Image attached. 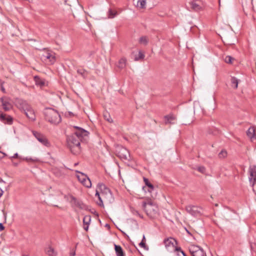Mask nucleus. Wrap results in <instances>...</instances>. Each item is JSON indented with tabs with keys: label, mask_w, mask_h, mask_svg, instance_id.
Segmentation results:
<instances>
[{
	"label": "nucleus",
	"mask_w": 256,
	"mask_h": 256,
	"mask_svg": "<svg viewBox=\"0 0 256 256\" xmlns=\"http://www.w3.org/2000/svg\"><path fill=\"white\" fill-rule=\"evenodd\" d=\"M80 139L73 134L67 136L66 142L68 147L74 154H77L80 152Z\"/></svg>",
	"instance_id": "obj_1"
},
{
	"label": "nucleus",
	"mask_w": 256,
	"mask_h": 256,
	"mask_svg": "<svg viewBox=\"0 0 256 256\" xmlns=\"http://www.w3.org/2000/svg\"><path fill=\"white\" fill-rule=\"evenodd\" d=\"M108 18H113L118 14V13L117 12L113 11L111 8H110L108 12Z\"/></svg>",
	"instance_id": "obj_28"
},
{
	"label": "nucleus",
	"mask_w": 256,
	"mask_h": 256,
	"mask_svg": "<svg viewBox=\"0 0 256 256\" xmlns=\"http://www.w3.org/2000/svg\"><path fill=\"white\" fill-rule=\"evenodd\" d=\"M26 160H28V158H26ZM29 160H33L32 158H30Z\"/></svg>",
	"instance_id": "obj_56"
},
{
	"label": "nucleus",
	"mask_w": 256,
	"mask_h": 256,
	"mask_svg": "<svg viewBox=\"0 0 256 256\" xmlns=\"http://www.w3.org/2000/svg\"><path fill=\"white\" fill-rule=\"evenodd\" d=\"M126 60L124 58H121L118 62L117 65L118 67L120 69L124 68L126 66Z\"/></svg>",
	"instance_id": "obj_23"
},
{
	"label": "nucleus",
	"mask_w": 256,
	"mask_h": 256,
	"mask_svg": "<svg viewBox=\"0 0 256 256\" xmlns=\"http://www.w3.org/2000/svg\"><path fill=\"white\" fill-rule=\"evenodd\" d=\"M246 134L250 138H254L255 136L254 129V128H250L246 132Z\"/></svg>",
	"instance_id": "obj_27"
},
{
	"label": "nucleus",
	"mask_w": 256,
	"mask_h": 256,
	"mask_svg": "<svg viewBox=\"0 0 256 256\" xmlns=\"http://www.w3.org/2000/svg\"><path fill=\"white\" fill-rule=\"evenodd\" d=\"M227 156V152L226 150H222L218 154V157L220 158H224Z\"/></svg>",
	"instance_id": "obj_36"
},
{
	"label": "nucleus",
	"mask_w": 256,
	"mask_h": 256,
	"mask_svg": "<svg viewBox=\"0 0 256 256\" xmlns=\"http://www.w3.org/2000/svg\"><path fill=\"white\" fill-rule=\"evenodd\" d=\"M72 200L74 201L75 205L82 210H87L88 206L84 204L81 200H78L74 196L72 197Z\"/></svg>",
	"instance_id": "obj_16"
},
{
	"label": "nucleus",
	"mask_w": 256,
	"mask_h": 256,
	"mask_svg": "<svg viewBox=\"0 0 256 256\" xmlns=\"http://www.w3.org/2000/svg\"><path fill=\"white\" fill-rule=\"evenodd\" d=\"M51 109H52V108H45V110H51Z\"/></svg>",
	"instance_id": "obj_55"
},
{
	"label": "nucleus",
	"mask_w": 256,
	"mask_h": 256,
	"mask_svg": "<svg viewBox=\"0 0 256 256\" xmlns=\"http://www.w3.org/2000/svg\"><path fill=\"white\" fill-rule=\"evenodd\" d=\"M196 106V104H194V108H195Z\"/></svg>",
	"instance_id": "obj_58"
},
{
	"label": "nucleus",
	"mask_w": 256,
	"mask_h": 256,
	"mask_svg": "<svg viewBox=\"0 0 256 256\" xmlns=\"http://www.w3.org/2000/svg\"><path fill=\"white\" fill-rule=\"evenodd\" d=\"M76 130L74 132L73 134L76 135V136L78 138L80 139V140H82V139L86 136H88L90 134L89 132L86 130L78 126H74L73 127Z\"/></svg>",
	"instance_id": "obj_7"
},
{
	"label": "nucleus",
	"mask_w": 256,
	"mask_h": 256,
	"mask_svg": "<svg viewBox=\"0 0 256 256\" xmlns=\"http://www.w3.org/2000/svg\"><path fill=\"white\" fill-rule=\"evenodd\" d=\"M0 88H1L2 91L3 92L5 93L6 92L5 88H4V86L2 84L1 85Z\"/></svg>",
	"instance_id": "obj_46"
},
{
	"label": "nucleus",
	"mask_w": 256,
	"mask_h": 256,
	"mask_svg": "<svg viewBox=\"0 0 256 256\" xmlns=\"http://www.w3.org/2000/svg\"><path fill=\"white\" fill-rule=\"evenodd\" d=\"M138 4H140V6L142 8H145L146 4V0H139L138 2Z\"/></svg>",
	"instance_id": "obj_38"
},
{
	"label": "nucleus",
	"mask_w": 256,
	"mask_h": 256,
	"mask_svg": "<svg viewBox=\"0 0 256 256\" xmlns=\"http://www.w3.org/2000/svg\"><path fill=\"white\" fill-rule=\"evenodd\" d=\"M144 181L145 184L148 188V191L150 192H152L154 190V186L149 182L148 180L146 178H144Z\"/></svg>",
	"instance_id": "obj_26"
},
{
	"label": "nucleus",
	"mask_w": 256,
	"mask_h": 256,
	"mask_svg": "<svg viewBox=\"0 0 256 256\" xmlns=\"http://www.w3.org/2000/svg\"><path fill=\"white\" fill-rule=\"evenodd\" d=\"M44 117L46 120L54 124H57L62 120L60 113H45Z\"/></svg>",
	"instance_id": "obj_4"
},
{
	"label": "nucleus",
	"mask_w": 256,
	"mask_h": 256,
	"mask_svg": "<svg viewBox=\"0 0 256 256\" xmlns=\"http://www.w3.org/2000/svg\"><path fill=\"white\" fill-rule=\"evenodd\" d=\"M78 74L82 76L83 78H86L87 76V72L84 69L78 68L76 70Z\"/></svg>",
	"instance_id": "obj_29"
},
{
	"label": "nucleus",
	"mask_w": 256,
	"mask_h": 256,
	"mask_svg": "<svg viewBox=\"0 0 256 256\" xmlns=\"http://www.w3.org/2000/svg\"><path fill=\"white\" fill-rule=\"evenodd\" d=\"M176 117L172 113L164 116V122L166 124H173L175 123Z\"/></svg>",
	"instance_id": "obj_15"
},
{
	"label": "nucleus",
	"mask_w": 256,
	"mask_h": 256,
	"mask_svg": "<svg viewBox=\"0 0 256 256\" xmlns=\"http://www.w3.org/2000/svg\"><path fill=\"white\" fill-rule=\"evenodd\" d=\"M118 156L122 160L130 161V160L129 151L124 147L121 146L118 152Z\"/></svg>",
	"instance_id": "obj_10"
},
{
	"label": "nucleus",
	"mask_w": 256,
	"mask_h": 256,
	"mask_svg": "<svg viewBox=\"0 0 256 256\" xmlns=\"http://www.w3.org/2000/svg\"><path fill=\"white\" fill-rule=\"evenodd\" d=\"M139 246L140 247L143 248L144 250H148V247L146 246L144 242H141L139 244Z\"/></svg>",
	"instance_id": "obj_42"
},
{
	"label": "nucleus",
	"mask_w": 256,
	"mask_h": 256,
	"mask_svg": "<svg viewBox=\"0 0 256 256\" xmlns=\"http://www.w3.org/2000/svg\"><path fill=\"white\" fill-rule=\"evenodd\" d=\"M219 2H220V0H219Z\"/></svg>",
	"instance_id": "obj_60"
},
{
	"label": "nucleus",
	"mask_w": 256,
	"mask_h": 256,
	"mask_svg": "<svg viewBox=\"0 0 256 256\" xmlns=\"http://www.w3.org/2000/svg\"><path fill=\"white\" fill-rule=\"evenodd\" d=\"M95 196H98V198L100 196V192H99L98 191V190H96V192Z\"/></svg>",
	"instance_id": "obj_45"
},
{
	"label": "nucleus",
	"mask_w": 256,
	"mask_h": 256,
	"mask_svg": "<svg viewBox=\"0 0 256 256\" xmlns=\"http://www.w3.org/2000/svg\"><path fill=\"white\" fill-rule=\"evenodd\" d=\"M36 84L40 86H42L44 85V80L42 79L38 76H35L34 77Z\"/></svg>",
	"instance_id": "obj_24"
},
{
	"label": "nucleus",
	"mask_w": 256,
	"mask_h": 256,
	"mask_svg": "<svg viewBox=\"0 0 256 256\" xmlns=\"http://www.w3.org/2000/svg\"><path fill=\"white\" fill-rule=\"evenodd\" d=\"M22 256H28V255H22Z\"/></svg>",
	"instance_id": "obj_59"
},
{
	"label": "nucleus",
	"mask_w": 256,
	"mask_h": 256,
	"mask_svg": "<svg viewBox=\"0 0 256 256\" xmlns=\"http://www.w3.org/2000/svg\"><path fill=\"white\" fill-rule=\"evenodd\" d=\"M104 119L110 122H112L113 120L110 116V113H104Z\"/></svg>",
	"instance_id": "obj_31"
},
{
	"label": "nucleus",
	"mask_w": 256,
	"mask_h": 256,
	"mask_svg": "<svg viewBox=\"0 0 256 256\" xmlns=\"http://www.w3.org/2000/svg\"><path fill=\"white\" fill-rule=\"evenodd\" d=\"M137 213H138V214L139 216H140V218H143L142 216H141V215H140L138 212H137Z\"/></svg>",
	"instance_id": "obj_53"
},
{
	"label": "nucleus",
	"mask_w": 256,
	"mask_h": 256,
	"mask_svg": "<svg viewBox=\"0 0 256 256\" xmlns=\"http://www.w3.org/2000/svg\"><path fill=\"white\" fill-rule=\"evenodd\" d=\"M84 186H85L86 188H90L92 186V182L90 180V179L86 178V180H85L82 184Z\"/></svg>",
	"instance_id": "obj_35"
},
{
	"label": "nucleus",
	"mask_w": 256,
	"mask_h": 256,
	"mask_svg": "<svg viewBox=\"0 0 256 256\" xmlns=\"http://www.w3.org/2000/svg\"><path fill=\"white\" fill-rule=\"evenodd\" d=\"M0 182H3V183H6V182L4 181L2 178H0Z\"/></svg>",
	"instance_id": "obj_50"
},
{
	"label": "nucleus",
	"mask_w": 256,
	"mask_h": 256,
	"mask_svg": "<svg viewBox=\"0 0 256 256\" xmlns=\"http://www.w3.org/2000/svg\"><path fill=\"white\" fill-rule=\"evenodd\" d=\"M54 174L58 178H62L66 175V174L64 172V168H54Z\"/></svg>",
	"instance_id": "obj_18"
},
{
	"label": "nucleus",
	"mask_w": 256,
	"mask_h": 256,
	"mask_svg": "<svg viewBox=\"0 0 256 256\" xmlns=\"http://www.w3.org/2000/svg\"><path fill=\"white\" fill-rule=\"evenodd\" d=\"M0 152L2 154L4 155L3 157L6 156V154H5L4 152H3L1 151H0Z\"/></svg>",
	"instance_id": "obj_51"
},
{
	"label": "nucleus",
	"mask_w": 256,
	"mask_h": 256,
	"mask_svg": "<svg viewBox=\"0 0 256 256\" xmlns=\"http://www.w3.org/2000/svg\"><path fill=\"white\" fill-rule=\"evenodd\" d=\"M144 57V54L141 52L139 51L138 56H136L134 58V60L137 61L141 59H143Z\"/></svg>",
	"instance_id": "obj_37"
},
{
	"label": "nucleus",
	"mask_w": 256,
	"mask_h": 256,
	"mask_svg": "<svg viewBox=\"0 0 256 256\" xmlns=\"http://www.w3.org/2000/svg\"><path fill=\"white\" fill-rule=\"evenodd\" d=\"M68 114H69L70 116H74V113H73V112H72V113H68Z\"/></svg>",
	"instance_id": "obj_54"
},
{
	"label": "nucleus",
	"mask_w": 256,
	"mask_h": 256,
	"mask_svg": "<svg viewBox=\"0 0 256 256\" xmlns=\"http://www.w3.org/2000/svg\"><path fill=\"white\" fill-rule=\"evenodd\" d=\"M32 133L36 140L42 145L47 147L50 146V142L44 134L35 130H32Z\"/></svg>",
	"instance_id": "obj_6"
},
{
	"label": "nucleus",
	"mask_w": 256,
	"mask_h": 256,
	"mask_svg": "<svg viewBox=\"0 0 256 256\" xmlns=\"http://www.w3.org/2000/svg\"><path fill=\"white\" fill-rule=\"evenodd\" d=\"M15 104L16 107L20 110L24 112H30L31 110V106L28 102L22 99L18 98L15 101Z\"/></svg>",
	"instance_id": "obj_5"
},
{
	"label": "nucleus",
	"mask_w": 256,
	"mask_h": 256,
	"mask_svg": "<svg viewBox=\"0 0 256 256\" xmlns=\"http://www.w3.org/2000/svg\"><path fill=\"white\" fill-rule=\"evenodd\" d=\"M197 170L198 172L202 174L206 172V168L204 166H200L198 167Z\"/></svg>",
	"instance_id": "obj_41"
},
{
	"label": "nucleus",
	"mask_w": 256,
	"mask_h": 256,
	"mask_svg": "<svg viewBox=\"0 0 256 256\" xmlns=\"http://www.w3.org/2000/svg\"><path fill=\"white\" fill-rule=\"evenodd\" d=\"M142 206L146 213V214L150 218H154L158 214V207L152 204V202H144Z\"/></svg>",
	"instance_id": "obj_3"
},
{
	"label": "nucleus",
	"mask_w": 256,
	"mask_h": 256,
	"mask_svg": "<svg viewBox=\"0 0 256 256\" xmlns=\"http://www.w3.org/2000/svg\"><path fill=\"white\" fill-rule=\"evenodd\" d=\"M0 120L5 124L12 125L13 123L14 118L6 113H0Z\"/></svg>",
	"instance_id": "obj_14"
},
{
	"label": "nucleus",
	"mask_w": 256,
	"mask_h": 256,
	"mask_svg": "<svg viewBox=\"0 0 256 256\" xmlns=\"http://www.w3.org/2000/svg\"><path fill=\"white\" fill-rule=\"evenodd\" d=\"M190 4L191 8L195 11H198L201 8V6L196 2V1L193 0L190 2Z\"/></svg>",
	"instance_id": "obj_25"
},
{
	"label": "nucleus",
	"mask_w": 256,
	"mask_h": 256,
	"mask_svg": "<svg viewBox=\"0 0 256 256\" xmlns=\"http://www.w3.org/2000/svg\"><path fill=\"white\" fill-rule=\"evenodd\" d=\"M230 82L232 84V86L233 87L234 89H236L238 88V84L240 82V80L234 76H232Z\"/></svg>",
	"instance_id": "obj_22"
},
{
	"label": "nucleus",
	"mask_w": 256,
	"mask_h": 256,
	"mask_svg": "<svg viewBox=\"0 0 256 256\" xmlns=\"http://www.w3.org/2000/svg\"><path fill=\"white\" fill-rule=\"evenodd\" d=\"M164 243L165 245L166 248L168 251L170 250V247L174 248V251L176 247H177L176 246V245L178 244L177 240L176 239L171 237L164 239Z\"/></svg>",
	"instance_id": "obj_11"
},
{
	"label": "nucleus",
	"mask_w": 256,
	"mask_h": 256,
	"mask_svg": "<svg viewBox=\"0 0 256 256\" xmlns=\"http://www.w3.org/2000/svg\"><path fill=\"white\" fill-rule=\"evenodd\" d=\"M3 194H4V191L2 190L1 188H0V198L2 196Z\"/></svg>",
	"instance_id": "obj_48"
},
{
	"label": "nucleus",
	"mask_w": 256,
	"mask_h": 256,
	"mask_svg": "<svg viewBox=\"0 0 256 256\" xmlns=\"http://www.w3.org/2000/svg\"><path fill=\"white\" fill-rule=\"evenodd\" d=\"M10 158H11V159L15 158H19L20 159H22V158L20 156V157L18 156V153L14 154L13 156L10 157Z\"/></svg>",
	"instance_id": "obj_43"
},
{
	"label": "nucleus",
	"mask_w": 256,
	"mask_h": 256,
	"mask_svg": "<svg viewBox=\"0 0 256 256\" xmlns=\"http://www.w3.org/2000/svg\"><path fill=\"white\" fill-rule=\"evenodd\" d=\"M139 42L144 45H146L148 43V38L146 36H142L139 39Z\"/></svg>",
	"instance_id": "obj_30"
},
{
	"label": "nucleus",
	"mask_w": 256,
	"mask_h": 256,
	"mask_svg": "<svg viewBox=\"0 0 256 256\" xmlns=\"http://www.w3.org/2000/svg\"><path fill=\"white\" fill-rule=\"evenodd\" d=\"M26 117L32 121H34L36 120L35 113H24Z\"/></svg>",
	"instance_id": "obj_33"
},
{
	"label": "nucleus",
	"mask_w": 256,
	"mask_h": 256,
	"mask_svg": "<svg viewBox=\"0 0 256 256\" xmlns=\"http://www.w3.org/2000/svg\"><path fill=\"white\" fill-rule=\"evenodd\" d=\"M233 59L234 58L232 56H226L224 60L226 63L231 64Z\"/></svg>",
	"instance_id": "obj_39"
},
{
	"label": "nucleus",
	"mask_w": 256,
	"mask_h": 256,
	"mask_svg": "<svg viewBox=\"0 0 256 256\" xmlns=\"http://www.w3.org/2000/svg\"><path fill=\"white\" fill-rule=\"evenodd\" d=\"M248 172L250 173L249 181L250 183H252L253 186L256 183V166H250L249 168Z\"/></svg>",
	"instance_id": "obj_12"
},
{
	"label": "nucleus",
	"mask_w": 256,
	"mask_h": 256,
	"mask_svg": "<svg viewBox=\"0 0 256 256\" xmlns=\"http://www.w3.org/2000/svg\"><path fill=\"white\" fill-rule=\"evenodd\" d=\"M45 252L48 256H56L57 252L51 246H48L45 248Z\"/></svg>",
	"instance_id": "obj_20"
},
{
	"label": "nucleus",
	"mask_w": 256,
	"mask_h": 256,
	"mask_svg": "<svg viewBox=\"0 0 256 256\" xmlns=\"http://www.w3.org/2000/svg\"><path fill=\"white\" fill-rule=\"evenodd\" d=\"M97 188L100 192L102 196L109 203H112L114 202V198L110 190L105 184L102 183H98L97 185Z\"/></svg>",
	"instance_id": "obj_2"
},
{
	"label": "nucleus",
	"mask_w": 256,
	"mask_h": 256,
	"mask_svg": "<svg viewBox=\"0 0 256 256\" xmlns=\"http://www.w3.org/2000/svg\"><path fill=\"white\" fill-rule=\"evenodd\" d=\"M76 255V250H74L73 252L70 253V256H74Z\"/></svg>",
	"instance_id": "obj_47"
},
{
	"label": "nucleus",
	"mask_w": 256,
	"mask_h": 256,
	"mask_svg": "<svg viewBox=\"0 0 256 256\" xmlns=\"http://www.w3.org/2000/svg\"><path fill=\"white\" fill-rule=\"evenodd\" d=\"M192 256H206V252L200 246L194 245L190 248Z\"/></svg>",
	"instance_id": "obj_8"
},
{
	"label": "nucleus",
	"mask_w": 256,
	"mask_h": 256,
	"mask_svg": "<svg viewBox=\"0 0 256 256\" xmlns=\"http://www.w3.org/2000/svg\"><path fill=\"white\" fill-rule=\"evenodd\" d=\"M105 227H106V228H108V229H110V224H105Z\"/></svg>",
	"instance_id": "obj_49"
},
{
	"label": "nucleus",
	"mask_w": 256,
	"mask_h": 256,
	"mask_svg": "<svg viewBox=\"0 0 256 256\" xmlns=\"http://www.w3.org/2000/svg\"><path fill=\"white\" fill-rule=\"evenodd\" d=\"M114 247L116 256H124V252L120 246L114 244Z\"/></svg>",
	"instance_id": "obj_19"
},
{
	"label": "nucleus",
	"mask_w": 256,
	"mask_h": 256,
	"mask_svg": "<svg viewBox=\"0 0 256 256\" xmlns=\"http://www.w3.org/2000/svg\"><path fill=\"white\" fill-rule=\"evenodd\" d=\"M12 105L10 102V100L6 97H2L0 98V110H3L8 111L10 110Z\"/></svg>",
	"instance_id": "obj_9"
},
{
	"label": "nucleus",
	"mask_w": 256,
	"mask_h": 256,
	"mask_svg": "<svg viewBox=\"0 0 256 256\" xmlns=\"http://www.w3.org/2000/svg\"><path fill=\"white\" fill-rule=\"evenodd\" d=\"M215 206H218V204H215Z\"/></svg>",
	"instance_id": "obj_57"
},
{
	"label": "nucleus",
	"mask_w": 256,
	"mask_h": 256,
	"mask_svg": "<svg viewBox=\"0 0 256 256\" xmlns=\"http://www.w3.org/2000/svg\"><path fill=\"white\" fill-rule=\"evenodd\" d=\"M4 230V226L2 223H0V232H2Z\"/></svg>",
	"instance_id": "obj_44"
},
{
	"label": "nucleus",
	"mask_w": 256,
	"mask_h": 256,
	"mask_svg": "<svg viewBox=\"0 0 256 256\" xmlns=\"http://www.w3.org/2000/svg\"><path fill=\"white\" fill-rule=\"evenodd\" d=\"M200 208L195 206H188L186 207V212L193 216L196 217L200 215V212L199 210Z\"/></svg>",
	"instance_id": "obj_13"
},
{
	"label": "nucleus",
	"mask_w": 256,
	"mask_h": 256,
	"mask_svg": "<svg viewBox=\"0 0 256 256\" xmlns=\"http://www.w3.org/2000/svg\"><path fill=\"white\" fill-rule=\"evenodd\" d=\"M98 202H96L97 204L100 206L104 207V205L103 204V202H102V197L100 196L98 197Z\"/></svg>",
	"instance_id": "obj_40"
},
{
	"label": "nucleus",
	"mask_w": 256,
	"mask_h": 256,
	"mask_svg": "<svg viewBox=\"0 0 256 256\" xmlns=\"http://www.w3.org/2000/svg\"><path fill=\"white\" fill-rule=\"evenodd\" d=\"M174 252H177L176 255L178 256H180L178 253L179 252H180L182 254L183 256H187L184 252L182 250L180 247H176L174 249Z\"/></svg>",
	"instance_id": "obj_32"
},
{
	"label": "nucleus",
	"mask_w": 256,
	"mask_h": 256,
	"mask_svg": "<svg viewBox=\"0 0 256 256\" xmlns=\"http://www.w3.org/2000/svg\"><path fill=\"white\" fill-rule=\"evenodd\" d=\"M91 221V216L90 215L85 216L83 218L84 229L88 231V225Z\"/></svg>",
	"instance_id": "obj_17"
},
{
	"label": "nucleus",
	"mask_w": 256,
	"mask_h": 256,
	"mask_svg": "<svg viewBox=\"0 0 256 256\" xmlns=\"http://www.w3.org/2000/svg\"><path fill=\"white\" fill-rule=\"evenodd\" d=\"M76 172L80 174V175H77V178L82 184L86 180V178H88V177L86 174L82 172L76 170Z\"/></svg>",
	"instance_id": "obj_21"
},
{
	"label": "nucleus",
	"mask_w": 256,
	"mask_h": 256,
	"mask_svg": "<svg viewBox=\"0 0 256 256\" xmlns=\"http://www.w3.org/2000/svg\"><path fill=\"white\" fill-rule=\"evenodd\" d=\"M146 240L145 236H144L142 242H144Z\"/></svg>",
	"instance_id": "obj_52"
},
{
	"label": "nucleus",
	"mask_w": 256,
	"mask_h": 256,
	"mask_svg": "<svg viewBox=\"0 0 256 256\" xmlns=\"http://www.w3.org/2000/svg\"><path fill=\"white\" fill-rule=\"evenodd\" d=\"M45 57L47 59H49L52 62L54 63L55 61V57L53 56L52 54H51L50 53H47L46 54V55L45 56Z\"/></svg>",
	"instance_id": "obj_34"
}]
</instances>
